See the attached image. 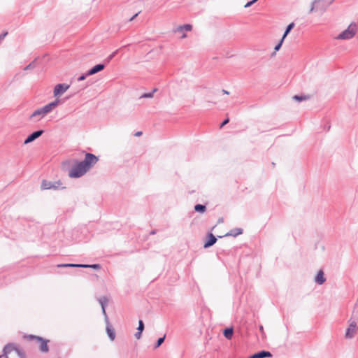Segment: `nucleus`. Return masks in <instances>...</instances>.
Returning a JSON list of instances; mask_svg holds the SVG:
<instances>
[{
  "instance_id": "dca6fc26",
  "label": "nucleus",
  "mask_w": 358,
  "mask_h": 358,
  "mask_svg": "<svg viewBox=\"0 0 358 358\" xmlns=\"http://www.w3.org/2000/svg\"><path fill=\"white\" fill-rule=\"evenodd\" d=\"M272 356V354L269 351L263 350L252 354L248 358H266L271 357Z\"/></svg>"
},
{
  "instance_id": "b1692460",
  "label": "nucleus",
  "mask_w": 358,
  "mask_h": 358,
  "mask_svg": "<svg viewBox=\"0 0 358 358\" xmlns=\"http://www.w3.org/2000/svg\"><path fill=\"white\" fill-rule=\"evenodd\" d=\"M284 40H285V38H283L282 37V38L280 40V41L275 45V46L274 48V52L271 54L272 57L274 56L275 55L276 52L278 51L281 48Z\"/></svg>"
},
{
  "instance_id": "2eb2a0df",
  "label": "nucleus",
  "mask_w": 358,
  "mask_h": 358,
  "mask_svg": "<svg viewBox=\"0 0 358 358\" xmlns=\"http://www.w3.org/2000/svg\"><path fill=\"white\" fill-rule=\"evenodd\" d=\"M108 298L106 296H101L99 299V302L101 305V310H102V313L104 316V320H107L108 321V315L106 313V306L108 303Z\"/></svg>"
},
{
  "instance_id": "37998d69",
  "label": "nucleus",
  "mask_w": 358,
  "mask_h": 358,
  "mask_svg": "<svg viewBox=\"0 0 358 358\" xmlns=\"http://www.w3.org/2000/svg\"><path fill=\"white\" fill-rule=\"evenodd\" d=\"M272 166L274 167L275 166V164L274 162H272Z\"/></svg>"
},
{
  "instance_id": "79ce46f5",
  "label": "nucleus",
  "mask_w": 358,
  "mask_h": 358,
  "mask_svg": "<svg viewBox=\"0 0 358 358\" xmlns=\"http://www.w3.org/2000/svg\"><path fill=\"white\" fill-rule=\"evenodd\" d=\"M259 330L261 331H263V326H262V325L259 326Z\"/></svg>"
},
{
  "instance_id": "f704fd0d",
  "label": "nucleus",
  "mask_w": 358,
  "mask_h": 358,
  "mask_svg": "<svg viewBox=\"0 0 358 358\" xmlns=\"http://www.w3.org/2000/svg\"><path fill=\"white\" fill-rule=\"evenodd\" d=\"M134 336L136 338V339H140L141 338V336H142V331H140L137 330V332L135 334Z\"/></svg>"
},
{
  "instance_id": "7ed1b4c3",
  "label": "nucleus",
  "mask_w": 358,
  "mask_h": 358,
  "mask_svg": "<svg viewBox=\"0 0 358 358\" xmlns=\"http://www.w3.org/2000/svg\"><path fill=\"white\" fill-rule=\"evenodd\" d=\"M24 338H27L29 341L36 340L38 343H40L39 350L41 352H49V346L48 343L50 342L48 339H45L39 336H35L33 334L25 335L24 336Z\"/></svg>"
},
{
  "instance_id": "f3484780",
  "label": "nucleus",
  "mask_w": 358,
  "mask_h": 358,
  "mask_svg": "<svg viewBox=\"0 0 358 358\" xmlns=\"http://www.w3.org/2000/svg\"><path fill=\"white\" fill-rule=\"evenodd\" d=\"M315 282L317 284V285H322L326 281V278L324 277V271L320 269L316 274V275L315 276Z\"/></svg>"
},
{
  "instance_id": "aec40b11",
  "label": "nucleus",
  "mask_w": 358,
  "mask_h": 358,
  "mask_svg": "<svg viewBox=\"0 0 358 358\" xmlns=\"http://www.w3.org/2000/svg\"><path fill=\"white\" fill-rule=\"evenodd\" d=\"M234 334V329L232 327H227L224 329L223 335L227 339H231Z\"/></svg>"
},
{
  "instance_id": "e433bc0d",
  "label": "nucleus",
  "mask_w": 358,
  "mask_h": 358,
  "mask_svg": "<svg viewBox=\"0 0 358 358\" xmlns=\"http://www.w3.org/2000/svg\"><path fill=\"white\" fill-rule=\"evenodd\" d=\"M7 34H8V32H7V31H5V32H3V33L1 34H0V41H1V40H3V38L7 36Z\"/></svg>"
},
{
  "instance_id": "9d476101",
  "label": "nucleus",
  "mask_w": 358,
  "mask_h": 358,
  "mask_svg": "<svg viewBox=\"0 0 358 358\" xmlns=\"http://www.w3.org/2000/svg\"><path fill=\"white\" fill-rule=\"evenodd\" d=\"M357 327L355 321L350 323L348 329H346L345 337L348 339L352 338L357 331Z\"/></svg>"
},
{
  "instance_id": "c85d7f7f",
  "label": "nucleus",
  "mask_w": 358,
  "mask_h": 358,
  "mask_svg": "<svg viewBox=\"0 0 358 358\" xmlns=\"http://www.w3.org/2000/svg\"><path fill=\"white\" fill-rule=\"evenodd\" d=\"M179 29L180 31L185 30L187 31H191L192 29V26L190 24H185L182 26L179 27Z\"/></svg>"
},
{
  "instance_id": "7c9ffc66",
  "label": "nucleus",
  "mask_w": 358,
  "mask_h": 358,
  "mask_svg": "<svg viewBox=\"0 0 358 358\" xmlns=\"http://www.w3.org/2000/svg\"><path fill=\"white\" fill-rule=\"evenodd\" d=\"M145 329L144 322L142 320H138V327H137V330L140 331H143Z\"/></svg>"
},
{
  "instance_id": "4c0bfd02",
  "label": "nucleus",
  "mask_w": 358,
  "mask_h": 358,
  "mask_svg": "<svg viewBox=\"0 0 358 358\" xmlns=\"http://www.w3.org/2000/svg\"><path fill=\"white\" fill-rule=\"evenodd\" d=\"M142 134H143V132L139 131L136 132L134 136L138 137V136H141Z\"/></svg>"
},
{
  "instance_id": "0eeeda50",
  "label": "nucleus",
  "mask_w": 358,
  "mask_h": 358,
  "mask_svg": "<svg viewBox=\"0 0 358 358\" xmlns=\"http://www.w3.org/2000/svg\"><path fill=\"white\" fill-rule=\"evenodd\" d=\"M60 185H62V182L59 180L57 182H51L46 180H43L41 182V189L57 190L60 188Z\"/></svg>"
},
{
  "instance_id": "4be33fe9",
  "label": "nucleus",
  "mask_w": 358,
  "mask_h": 358,
  "mask_svg": "<svg viewBox=\"0 0 358 358\" xmlns=\"http://www.w3.org/2000/svg\"><path fill=\"white\" fill-rule=\"evenodd\" d=\"M295 24L294 22L289 23L287 27L285 28V30L284 31V34L282 35V38H285L289 34V32L292 31V29L294 27Z\"/></svg>"
},
{
  "instance_id": "ea45409f",
  "label": "nucleus",
  "mask_w": 358,
  "mask_h": 358,
  "mask_svg": "<svg viewBox=\"0 0 358 358\" xmlns=\"http://www.w3.org/2000/svg\"><path fill=\"white\" fill-rule=\"evenodd\" d=\"M156 231H157L156 230H152V231L150 232V235H154V234H156Z\"/></svg>"
},
{
  "instance_id": "cd10ccee",
  "label": "nucleus",
  "mask_w": 358,
  "mask_h": 358,
  "mask_svg": "<svg viewBox=\"0 0 358 358\" xmlns=\"http://www.w3.org/2000/svg\"><path fill=\"white\" fill-rule=\"evenodd\" d=\"M323 0H314L312 3H311V6H310V10H309V13H313L314 12L315 10V3H321ZM334 0H330L329 2V3H331Z\"/></svg>"
},
{
  "instance_id": "c9c22d12",
  "label": "nucleus",
  "mask_w": 358,
  "mask_h": 358,
  "mask_svg": "<svg viewBox=\"0 0 358 358\" xmlns=\"http://www.w3.org/2000/svg\"><path fill=\"white\" fill-rule=\"evenodd\" d=\"M141 13V11H138L137 13L131 17L129 18V21L131 22L133 21L139 14Z\"/></svg>"
},
{
  "instance_id": "20e7f679",
  "label": "nucleus",
  "mask_w": 358,
  "mask_h": 358,
  "mask_svg": "<svg viewBox=\"0 0 358 358\" xmlns=\"http://www.w3.org/2000/svg\"><path fill=\"white\" fill-rule=\"evenodd\" d=\"M357 31V24L356 23H351L348 27L343 31L341 34L338 35L336 37L337 39L340 40H346L350 39L353 38Z\"/></svg>"
},
{
  "instance_id": "f03ea898",
  "label": "nucleus",
  "mask_w": 358,
  "mask_h": 358,
  "mask_svg": "<svg viewBox=\"0 0 358 358\" xmlns=\"http://www.w3.org/2000/svg\"><path fill=\"white\" fill-rule=\"evenodd\" d=\"M60 101L59 99H55V101L46 104L45 106L36 109L33 112V113L30 115V118H33L36 116L41 115L43 117L46 114L50 113L55 107H57Z\"/></svg>"
},
{
  "instance_id": "412c9836",
  "label": "nucleus",
  "mask_w": 358,
  "mask_h": 358,
  "mask_svg": "<svg viewBox=\"0 0 358 358\" xmlns=\"http://www.w3.org/2000/svg\"><path fill=\"white\" fill-rule=\"evenodd\" d=\"M194 208L196 212L199 213H203L206 210V206L204 204H200V203L196 204L194 206Z\"/></svg>"
},
{
  "instance_id": "393cba45",
  "label": "nucleus",
  "mask_w": 358,
  "mask_h": 358,
  "mask_svg": "<svg viewBox=\"0 0 358 358\" xmlns=\"http://www.w3.org/2000/svg\"><path fill=\"white\" fill-rule=\"evenodd\" d=\"M36 60H37V58H36L31 63H29L28 65H27L24 68V71H27V70H30V69H34L36 66Z\"/></svg>"
},
{
  "instance_id": "6e6552de",
  "label": "nucleus",
  "mask_w": 358,
  "mask_h": 358,
  "mask_svg": "<svg viewBox=\"0 0 358 358\" xmlns=\"http://www.w3.org/2000/svg\"><path fill=\"white\" fill-rule=\"evenodd\" d=\"M57 267H76V268H92L94 269H99L101 268L100 264H58Z\"/></svg>"
},
{
  "instance_id": "49530a36",
  "label": "nucleus",
  "mask_w": 358,
  "mask_h": 358,
  "mask_svg": "<svg viewBox=\"0 0 358 358\" xmlns=\"http://www.w3.org/2000/svg\"><path fill=\"white\" fill-rule=\"evenodd\" d=\"M24 358H26V357H24Z\"/></svg>"
},
{
  "instance_id": "a878e982",
  "label": "nucleus",
  "mask_w": 358,
  "mask_h": 358,
  "mask_svg": "<svg viewBox=\"0 0 358 358\" xmlns=\"http://www.w3.org/2000/svg\"><path fill=\"white\" fill-rule=\"evenodd\" d=\"M165 338L166 335H164V336L159 338L154 345V349L158 348L164 342Z\"/></svg>"
},
{
  "instance_id": "473e14b6",
  "label": "nucleus",
  "mask_w": 358,
  "mask_h": 358,
  "mask_svg": "<svg viewBox=\"0 0 358 358\" xmlns=\"http://www.w3.org/2000/svg\"><path fill=\"white\" fill-rule=\"evenodd\" d=\"M229 122V117H227L226 119H224L222 122L220 124V128H222L224 125H226L227 124H228Z\"/></svg>"
},
{
  "instance_id": "39448f33",
  "label": "nucleus",
  "mask_w": 358,
  "mask_h": 358,
  "mask_svg": "<svg viewBox=\"0 0 358 358\" xmlns=\"http://www.w3.org/2000/svg\"><path fill=\"white\" fill-rule=\"evenodd\" d=\"M12 351H15V352L17 353V356L20 358L26 357L24 352H23L20 349L17 348L14 343H8L4 346L3 349V356L5 357V358H9L8 355Z\"/></svg>"
},
{
  "instance_id": "c756f323",
  "label": "nucleus",
  "mask_w": 358,
  "mask_h": 358,
  "mask_svg": "<svg viewBox=\"0 0 358 358\" xmlns=\"http://www.w3.org/2000/svg\"><path fill=\"white\" fill-rule=\"evenodd\" d=\"M117 50H115L113 52H112L105 60V63L104 64H108L110 60L115 56V55L117 54Z\"/></svg>"
},
{
  "instance_id": "423d86ee",
  "label": "nucleus",
  "mask_w": 358,
  "mask_h": 358,
  "mask_svg": "<svg viewBox=\"0 0 358 358\" xmlns=\"http://www.w3.org/2000/svg\"><path fill=\"white\" fill-rule=\"evenodd\" d=\"M99 158L95 155L90 152H86L85 155V158L81 162L85 166V168L89 171L94 164L98 162Z\"/></svg>"
},
{
  "instance_id": "a211bd4d",
  "label": "nucleus",
  "mask_w": 358,
  "mask_h": 358,
  "mask_svg": "<svg viewBox=\"0 0 358 358\" xmlns=\"http://www.w3.org/2000/svg\"><path fill=\"white\" fill-rule=\"evenodd\" d=\"M243 232L241 228H234L228 231L224 236H234L236 237L238 235L242 234Z\"/></svg>"
},
{
  "instance_id": "a18cd8bd",
  "label": "nucleus",
  "mask_w": 358,
  "mask_h": 358,
  "mask_svg": "<svg viewBox=\"0 0 358 358\" xmlns=\"http://www.w3.org/2000/svg\"><path fill=\"white\" fill-rule=\"evenodd\" d=\"M255 1H256V2H257L258 0H255Z\"/></svg>"
},
{
  "instance_id": "bb28decb",
  "label": "nucleus",
  "mask_w": 358,
  "mask_h": 358,
  "mask_svg": "<svg viewBox=\"0 0 358 358\" xmlns=\"http://www.w3.org/2000/svg\"><path fill=\"white\" fill-rule=\"evenodd\" d=\"M308 98H309V96H305V95H298V94L294 95V96H293V99H294V100H295V101H299V102L302 101H304V100H306V99H308Z\"/></svg>"
},
{
  "instance_id": "1a4fd4ad",
  "label": "nucleus",
  "mask_w": 358,
  "mask_h": 358,
  "mask_svg": "<svg viewBox=\"0 0 358 358\" xmlns=\"http://www.w3.org/2000/svg\"><path fill=\"white\" fill-rule=\"evenodd\" d=\"M70 85L66 83H59L54 87L53 94L55 96H58L64 94L69 88Z\"/></svg>"
},
{
  "instance_id": "f257e3e1",
  "label": "nucleus",
  "mask_w": 358,
  "mask_h": 358,
  "mask_svg": "<svg viewBox=\"0 0 358 358\" xmlns=\"http://www.w3.org/2000/svg\"><path fill=\"white\" fill-rule=\"evenodd\" d=\"M87 171V169L81 161L75 160L74 164L69 171V176L71 178H78L85 175Z\"/></svg>"
},
{
  "instance_id": "58836bf2",
  "label": "nucleus",
  "mask_w": 358,
  "mask_h": 358,
  "mask_svg": "<svg viewBox=\"0 0 358 358\" xmlns=\"http://www.w3.org/2000/svg\"><path fill=\"white\" fill-rule=\"evenodd\" d=\"M222 92L224 94H229V92L226 90H222Z\"/></svg>"
},
{
  "instance_id": "4468645a",
  "label": "nucleus",
  "mask_w": 358,
  "mask_h": 358,
  "mask_svg": "<svg viewBox=\"0 0 358 358\" xmlns=\"http://www.w3.org/2000/svg\"><path fill=\"white\" fill-rule=\"evenodd\" d=\"M105 67H106V64H103V63H100V64H96L95 66H94L93 67H92L91 69H90L87 71V74H90V76L94 75V74L101 71L102 70H103L105 69Z\"/></svg>"
},
{
  "instance_id": "9b49d317",
  "label": "nucleus",
  "mask_w": 358,
  "mask_h": 358,
  "mask_svg": "<svg viewBox=\"0 0 358 358\" xmlns=\"http://www.w3.org/2000/svg\"><path fill=\"white\" fill-rule=\"evenodd\" d=\"M217 240V238L214 236V234L212 232H208L206 234V241L203 244V248H208L213 246V245L215 244Z\"/></svg>"
},
{
  "instance_id": "ddd939ff",
  "label": "nucleus",
  "mask_w": 358,
  "mask_h": 358,
  "mask_svg": "<svg viewBox=\"0 0 358 358\" xmlns=\"http://www.w3.org/2000/svg\"><path fill=\"white\" fill-rule=\"evenodd\" d=\"M106 327V331L107 333V335L110 341H114L115 338V329L113 328L111 324H110L109 319L108 318V321L105 320Z\"/></svg>"
},
{
  "instance_id": "a19ab883",
  "label": "nucleus",
  "mask_w": 358,
  "mask_h": 358,
  "mask_svg": "<svg viewBox=\"0 0 358 358\" xmlns=\"http://www.w3.org/2000/svg\"><path fill=\"white\" fill-rule=\"evenodd\" d=\"M223 222V218H222V217L219 218V220H218V222H218V223H221V222Z\"/></svg>"
},
{
  "instance_id": "5701e85b",
  "label": "nucleus",
  "mask_w": 358,
  "mask_h": 358,
  "mask_svg": "<svg viewBox=\"0 0 358 358\" xmlns=\"http://www.w3.org/2000/svg\"><path fill=\"white\" fill-rule=\"evenodd\" d=\"M157 91V88L153 89V90L150 92L143 93L141 95L140 99H148V98H152L154 93Z\"/></svg>"
},
{
  "instance_id": "72a5a7b5",
  "label": "nucleus",
  "mask_w": 358,
  "mask_h": 358,
  "mask_svg": "<svg viewBox=\"0 0 358 358\" xmlns=\"http://www.w3.org/2000/svg\"><path fill=\"white\" fill-rule=\"evenodd\" d=\"M255 3H256L255 0H251L250 1H248L246 3V4L244 6V7L245 8H248V7L251 6L252 5H253Z\"/></svg>"
},
{
  "instance_id": "2f4dec72",
  "label": "nucleus",
  "mask_w": 358,
  "mask_h": 358,
  "mask_svg": "<svg viewBox=\"0 0 358 358\" xmlns=\"http://www.w3.org/2000/svg\"><path fill=\"white\" fill-rule=\"evenodd\" d=\"M90 76V74H87V71L86 73H83L82 75H80V76L77 78V80H78V82H80V81H83V80H85V79H86V78H87V76Z\"/></svg>"
},
{
  "instance_id": "c03bdc74",
  "label": "nucleus",
  "mask_w": 358,
  "mask_h": 358,
  "mask_svg": "<svg viewBox=\"0 0 358 358\" xmlns=\"http://www.w3.org/2000/svg\"><path fill=\"white\" fill-rule=\"evenodd\" d=\"M3 356V354L2 355H0V358H2Z\"/></svg>"
},
{
  "instance_id": "f8f14e48",
  "label": "nucleus",
  "mask_w": 358,
  "mask_h": 358,
  "mask_svg": "<svg viewBox=\"0 0 358 358\" xmlns=\"http://www.w3.org/2000/svg\"><path fill=\"white\" fill-rule=\"evenodd\" d=\"M43 133H44V130H43V129H39V130L32 132L31 134L28 135V136L25 138V140L24 141V144H28V143L33 142L36 138L40 137Z\"/></svg>"
},
{
  "instance_id": "6ab92c4d",
  "label": "nucleus",
  "mask_w": 358,
  "mask_h": 358,
  "mask_svg": "<svg viewBox=\"0 0 358 358\" xmlns=\"http://www.w3.org/2000/svg\"><path fill=\"white\" fill-rule=\"evenodd\" d=\"M329 3H330L329 2H326L324 0H323L321 3L318 2V3H315L314 11H317V10L324 11L326 10V8L329 5Z\"/></svg>"
}]
</instances>
